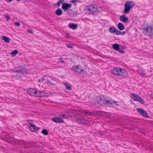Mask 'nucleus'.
<instances>
[{"label": "nucleus", "instance_id": "43", "mask_svg": "<svg viewBox=\"0 0 153 153\" xmlns=\"http://www.w3.org/2000/svg\"><path fill=\"white\" fill-rule=\"evenodd\" d=\"M103 134H101V135H102Z\"/></svg>", "mask_w": 153, "mask_h": 153}, {"label": "nucleus", "instance_id": "26", "mask_svg": "<svg viewBox=\"0 0 153 153\" xmlns=\"http://www.w3.org/2000/svg\"><path fill=\"white\" fill-rule=\"evenodd\" d=\"M42 133L45 135H47L48 134V132L47 130L45 129L42 130Z\"/></svg>", "mask_w": 153, "mask_h": 153}, {"label": "nucleus", "instance_id": "32", "mask_svg": "<svg viewBox=\"0 0 153 153\" xmlns=\"http://www.w3.org/2000/svg\"><path fill=\"white\" fill-rule=\"evenodd\" d=\"M6 17L7 18V21H8L10 19V17L9 16V15H7L6 16Z\"/></svg>", "mask_w": 153, "mask_h": 153}, {"label": "nucleus", "instance_id": "21", "mask_svg": "<svg viewBox=\"0 0 153 153\" xmlns=\"http://www.w3.org/2000/svg\"><path fill=\"white\" fill-rule=\"evenodd\" d=\"M55 13L57 15L60 16L62 14V11L61 9L58 8L56 11Z\"/></svg>", "mask_w": 153, "mask_h": 153}, {"label": "nucleus", "instance_id": "13", "mask_svg": "<svg viewBox=\"0 0 153 153\" xmlns=\"http://www.w3.org/2000/svg\"><path fill=\"white\" fill-rule=\"evenodd\" d=\"M76 120V122L79 123L85 124L86 123V120L82 118H80L79 117H77Z\"/></svg>", "mask_w": 153, "mask_h": 153}, {"label": "nucleus", "instance_id": "31", "mask_svg": "<svg viewBox=\"0 0 153 153\" xmlns=\"http://www.w3.org/2000/svg\"><path fill=\"white\" fill-rule=\"evenodd\" d=\"M58 59L60 60L59 62H61L62 63H63L64 62V61L62 60L63 59L62 58H60Z\"/></svg>", "mask_w": 153, "mask_h": 153}, {"label": "nucleus", "instance_id": "40", "mask_svg": "<svg viewBox=\"0 0 153 153\" xmlns=\"http://www.w3.org/2000/svg\"><path fill=\"white\" fill-rule=\"evenodd\" d=\"M27 122H28L29 123H30H30H31L32 122V121L31 120H27Z\"/></svg>", "mask_w": 153, "mask_h": 153}, {"label": "nucleus", "instance_id": "1", "mask_svg": "<svg viewBox=\"0 0 153 153\" xmlns=\"http://www.w3.org/2000/svg\"><path fill=\"white\" fill-rule=\"evenodd\" d=\"M96 99L97 102L101 105L111 107L117 109L119 106V105L116 102L106 95L99 96L97 97Z\"/></svg>", "mask_w": 153, "mask_h": 153}, {"label": "nucleus", "instance_id": "25", "mask_svg": "<svg viewBox=\"0 0 153 153\" xmlns=\"http://www.w3.org/2000/svg\"><path fill=\"white\" fill-rule=\"evenodd\" d=\"M18 52V51L17 50H15L12 51L11 52V54L13 56H14L17 54Z\"/></svg>", "mask_w": 153, "mask_h": 153}, {"label": "nucleus", "instance_id": "19", "mask_svg": "<svg viewBox=\"0 0 153 153\" xmlns=\"http://www.w3.org/2000/svg\"><path fill=\"white\" fill-rule=\"evenodd\" d=\"M117 27L118 29L120 30H123L125 28L124 25L121 22H120L118 24Z\"/></svg>", "mask_w": 153, "mask_h": 153}, {"label": "nucleus", "instance_id": "24", "mask_svg": "<svg viewBox=\"0 0 153 153\" xmlns=\"http://www.w3.org/2000/svg\"><path fill=\"white\" fill-rule=\"evenodd\" d=\"M126 33V31L121 32L118 30L117 35H123L125 34Z\"/></svg>", "mask_w": 153, "mask_h": 153}, {"label": "nucleus", "instance_id": "7", "mask_svg": "<svg viewBox=\"0 0 153 153\" xmlns=\"http://www.w3.org/2000/svg\"><path fill=\"white\" fill-rule=\"evenodd\" d=\"M130 97L134 101L139 102L142 104L145 103L143 100L137 94H132L131 95Z\"/></svg>", "mask_w": 153, "mask_h": 153}, {"label": "nucleus", "instance_id": "14", "mask_svg": "<svg viewBox=\"0 0 153 153\" xmlns=\"http://www.w3.org/2000/svg\"><path fill=\"white\" fill-rule=\"evenodd\" d=\"M30 129L31 131H35L39 129V128L34 124L30 123Z\"/></svg>", "mask_w": 153, "mask_h": 153}, {"label": "nucleus", "instance_id": "42", "mask_svg": "<svg viewBox=\"0 0 153 153\" xmlns=\"http://www.w3.org/2000/svg\"><path fill=\"white\" fill-rule=\"evenodd\" d=\"M141 74L143 75H144L145 74V73H144L143 72H142L141 73Z\"/></svg>", "mask_w": 153, "mask_h": 153}, {"label": "nucleus", "instance_id": "11", "mask_svg": "<svg viewBox=\"0 0 153 153\" xmlns=\"http://www.w3.org/2000/svg\"><path fill=\"white\" fill-rule=\"evenodd\" d=\"M51 120L54 122L56 123H63L65 121L60 117H54L51 118Z\"/></svg>", "mask_w": 153, "mask_h": 153}, {"label": "nucleus", "instance_id": "39", "mask_svg": "<svg viewBox=\"0 0 153 153\" xmlns=\"http://www.w3.org/2000/svg\"><path fill=\"white\" fill-rule=\"evenodd\" d=\"M13 0H6V1L7 2H11Z\"/></svg>", "mask_w": 153, "mask_h": 153}, {"label": "nucleus", "instance_id": "17", "mask_svg": "<svg viewBox=\"0 0 153 153\" xmlns=\"http://www.w3.org/2000/svg\"><path fill=\"white\" fill-rule=\"evenodd\" d=\"M69 27L72 29H76L77 28L78 26L76 24L70 23L69 25Z\"/></svg>", "mask_w": 153, "mask_h": 153}, {"label": "nucleus", "instance_id": "33", "mask_svg": "<svg viewBox=\"0 0 153 153\" xmlns=\"http://www.w3.org/2000/svg\"><path fill=\"white\" fill-rule=\"evenodd\" d=\"M48 84L50 85L53 86L54 85V84L53 83H52L50 81H49V82L48 83Z\"/></svg>", "mask_w": 153, "mask_h": 153}, {"label": "nucleus", "instance_id": "38", "mask_svg": "<svg viewBox=\"0 0 153 153\" xmlns=\"http://www.w3.org/2000/svg\"><path fill=\"white\" fill-rule=\"evenodd\" d=\"M49 81H50V80H48V79H46V83L47 84H48V83L49 82Z\"/></svg>", "mask_w": 153, "mask_h": 153}, {"label": "nucleus", "instance_id": "28", "mask_svg": "<svg viewBox=\"0 0 153 153\" xmlns=\"http://www.w3.org/2000/svg\"><path fill=\"white\" fill-rule=\"evenodd\" d=\"M63 0H59L58 1L57 3V4L58 6H59L61 4L63 1Z\"/></svg>", "mask_w": 153, "mask_h": 153}, {"label": "nucleus", "instance_id": "20", "mask_svg": "<svg viewBox=\"0 0 153 153\" xmlns=\"http://www.w3.org/2000/svg\"><path fill=\"white\" fill-rule=\"evenodd\" d=\"M2 39L4 40V42L6 43H9L10 41V39L9 38L4 36H2Z\"/></svg>", "mask_w": 153, "mask_h": 153}, {"label": "nucleus", "instance_id": "8", "mask_svg": "<svg viewBox=\"0 0 153 153\" xmlns=\"http://www.w3.org/2000/svg\"><path fill=\"white\" fill-rule=\"evenodd\" d=\"M71 70L76 72L77 73H84V70L81 67H79L78 65H74L71 68Z\"/></svg>", "mask_w": 153, "mask_h": 153}, {"label": "nucleus", "instance_id": "6", "mask_svg": "<svg viewBox=\"0 0 153 153\" xmlns=\"http://www.w3.org/2000/svg\"><path fill=\"white\" fill-rule=\"evenodd\" d=\"M88 7L87 12L89 13L94 14L97 13L99 11L98 7L94 4L89 5Z\"/></svg>", "mask_w": 153, "mask_h": 153}, {"label": "nucleus", "instance_id": "36", "mask_svg": "<svg viewBox=\"0 0 153 153\" xmlns=\"http://www.w3.org/2000/svg\"><path fill=\"white\" fill-rule=\"evenodd\" d=\"M70 2H73L74 3H75L76 2H77V0H71Z\"/></svg>", "mask_w": 153, "mask_h": 153}, {"label": "nucleus", "instance_id": "12", "mask_svg": "<svg viewBox=\"0 0 153 153\" xmlns=\"http://www.w3.org/2000/svg\"><path fill=\"white\" fill-rule=\"evenodd\" d=\"M71 6V4L70 3H63L62 4V8L64 10H66L70 8Z\"/></svg>", "mask_w": 153, "mask_h": 153}, {"label": "nucleus", "instance_id": "3", "mask_svg": "<svg viewBox=\"0 0 153 153\" xmlns=\"http://www.w3.org/2000/svg\"><path fill=\"white\" fill-rule=\"evenodd\" d=\"M27 94L31 96L37 97H42L44 95L43 93L36 89L30 88L27 91Z\"/></svg>", "mask_w": 153, "mask_h": 153}, {"label": "nucleus", "instance_id": "4", "mask_svg": "<svg viewBox=\"0 0 153 153\" xmlns=\"http://www.w3.org/2000/svg\"><path fill=\"white\" fill-rule=\"evenodd\" d=\"M143 31L146 35L153 39V28L152 26H149L144 27L143 28Z\"/></svg>", "mask_w": 153, "mask_h": 153}, {"label": "nucleus", "instance_id": "10", "mask_svg": "<svg viewBox=\"0 0 153 153\" xmlns=\"http://www.w3.org/2000/svg\"><path fill=\"white\" fill-rule=\"evenodd\" d=\"M82 113L84 115H87L90 116H94L96 115L98 113L96 111H94L93 112H90L88 110L83 111L82 112Z\"/></svg>", "mask_w": 153, "mask_h": 153}, {"label": "nucleus", "instance_id": "27", "mask_svg": "<svg viewBox=\"0 0 153 153\" xmlns=\"http://www.w3.org/2000/svg\"><path fill=\"white\" fill-rule=\"evenodd\" d=\"M69 116L67 114H63L62 116V117L63 118H68Z\"/></svg>", "mask_w": 153, "mask_h": 153}, {"label": "nucleus", "instance_id": "16", "mask_svg": "<svg viewBox=\"0 0 153 153\" xmlns=\"http://www.w3.org/2000/svg\"><path fill=\"white\" fill-rule=\"evenodd\" d=\"M109 31L111 33H114L117 35L118 30L116 29L114 27H112L109 28Z\"/></svg>", "mask_w": 153, "mask_h": 153}, {"label": "nucleus", "instance_id": "15", "mask_svg": "<svg viewBox=\"0 0 153 153\" xmlns=\"http://www.w3.org/2000/svg\"><path fill=\"white\" fill-rule=\"evenodd\" d=\"M120 20L121 21L126 23L127 22L128 20V18L125 15H123L120 16Z\"/></svg>", "mask_w": 153, "mask_h": 153}, {"label": "nucleus", "instance_id": "37", "mask_svg": "<svg viewBox=\"0 0 153 153\" xmlns=\"http://www.w3.org/2000/svg\"><path fill=\"white\" fill-rule=\"evenodd\" d=\"M17 72H18L19 73H21L22 72V70L21 69L18 70L16 71Z\"/></svg>", "mask_w": 153, "mask_h": 153}, {"label": "nucleus", "instance_id": "18", "mask_svg": "<svg viewBox=\"0 0 153 153\" xmlns=\"http://www.w3.org/2000/svg\"><path fill=\"white\" fill-rule=\"evenodd\" d=\"M126 47L124 46H121L119 47L118 49V51L120 52L121 53H124L125 52L124 50L125 49Z\"/></svg>", "mask_w": 153, "mask_h": 153}, {"label": "nucleus", "instance_id": "2", "mask_svg": "<svg viewBox=\"0 0 153 153\" xmlns=\"http://www.w3.org/2000/svg\"><path fill=\"white\" fill-rule=\"evenodd\" d=\"M111 71L113 74L118 76H123L127 74V72L124 69L118 67L111 69Z\"/></svg>", "mask_w": 153, "mask_h": 153}, {"label": "nucleus", "instance_id": "35", "mask_svg": "<svg viewBox=\"0 0 153 153\" xmlns=\"http://www.w3.org/2000/svg\"><path fill=\"white\" fill-rule=\"evenodd\" d=\"M45 79L43 78V77H42V78L41 79H40L39 81V82H42L43 81H44V80Z\"/></svg>", "mask_w": 153, "mask_h": 153}, {"label": "nucleus", "instance_id": "34", "mask_svg": "<svg viewBox=\"0 0 153 153\" xmlns=\"http://www.w3.org/2000/svg\"><path fill=\"white\" fill-rule=\"evenodd\" d=\"M27 31L30 33H33V30H28Z\"/></svg>", "mask_w": 153, "mask_h": 153}, {"label": "nucleus", "instance_id": "22", "mask_svg": "<svg viewBox=\"0 0 153 153\" xmlns=\"http://www.w3.org/2000/svg\"><path fill=\"white\" fill-rule=\"evenodd\" d=\"M120 47L119 45L117 43L114 44L113 45V49L114 50L117 51L118 50V49Z\"/></svg>", "mask_w": 153, "mask_h": 153}, {"label": "nucleus", "instance_id": "30", "mask_svg": "<svg viewBox=\"0 0 153 153\" xmlns=\"http://www.w3.org/2000/svg\"><path fill=\"white\" fill-rule=\"evenodd\" d=\"M15 25L19 27L20 26V23L19 22H15Z\"/></svg>", "mask_w": 153, "mask_h": 153}, {"label": "nucleus", "instance_id": "5", "mask_svg": "<svg viewBox=\"0 0 153 153\" xmlns=\"http://www.w3.org/2000/svg\"><path fill=\"white\" fill-rule=\"evenodd\" d=\"M134 7V5L131 1H127L124 5V9L123 13L126 14L128 13L131 8Z\"/></svg>", "mask_w": 153, "mask_h": 153}, {"label": "nucleus", "instance_id": "29", "mask_svg": "<svg viewBox=\"0 0 153 153\" xmlns=\"http://www.w3.org/2000/svg\"><path fill=\"white\" fill-rule=\"evenodd\" d=\"M73 45L72 44H71L67 45L66 46L68 48H73Z\"/></svg>", "mask_w": 153, "mask_h": 153}, {"label": "nucleus", "instance_id": "9", "mask_svg": "<svg viewBox=\"0 0 153 153\" xmlns=\"http://www.w3.org/2000/svg\"><path fill=\"white\" fill-rule=\"evenodd\" d=\"M137 110V111L144 117L146 118L149 117V116H148L146 111L144 109L140 108H138Z\"/></svg>", "mask_w": 153, "mask_h": 153}, {"label": "nucleus", "instance_id": "41", "mask_svg": "<svg viewBox=\"0 0 153 153\" xmlns=\"http://www.w3.org/2000/svg\"><path fill=\"white\" fill-rule=\"evenodd\" d=\"M63 114H59V116L60 117H62V116Z\"/></svg>", "mask_w": 153, "mask_h": 153}, {"label": "nucleus", "instance_id": "23", "mask_svg": "<svg viewBox=\"0 0 153 153\" xmlns=\"http://www.w3.org/2000/svg\"><path fill=\"white\" fill-rule=\"evenodd\" d=\"M66 88V89L69 90H71V86L70 84H68L67 83H65L64 84Z\"/></svg>", "mask_w": 153, "mask_h": 153}]
</instances>
